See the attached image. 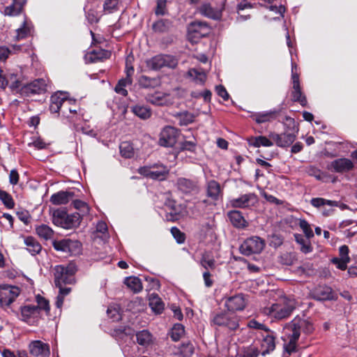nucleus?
<instances>
[{
  "mask_svg": "<svg viewBox=\"0 0 357 357\" xmlns=\"http://www.w3.org/2000/svg\"><path fill=\"white\" fill-rule=\"evenodd\" d=\"M177 119L181 126H187L194 121V115L188 112L178 114Z\"/></svg>",
  "mask_w": 357,
  "mask_h": 357,
  "instance_id": "49",
  "label": "nucleus"
},
{
  "mask_svg": "<svg viewBox=\"0 0 357 357\" xmlns=\"http://www.w3.org/2000/svg\"><path fill=\"white\" fill-rule=\"evenodd\" d=\"M167 0H157L155 13L157 15H164L166 13Z\"/></svg>",
  "mask_w": 357,
  "mask_h": 357,
  "instance_id": "64",
  "label": "nucleus"
},
{
  "mask_svg": "<svg viewBox=\"0 0 357 357\" xmlns=\"http://www.w3.org/2000/svg\"><path fill=\"white\" fill-rule=\"evenodd\" d=\"M291 100L294 102H299L302 106H305L307 105V99L301 91V86L292 87Z\"/></svg>",
  "mask_w": 357,
  "mask_h": 357,
  "instance_id": "38",
  "label": "nucleus"
},
{
  "mask_svg": "<svg viewBox=\"0 0 357 357\" xmlns=\"http://www.w3.org/2000/svg\"><path fill=\"white\" fill-rule=\"evenodd\" d=\"M184 326L181 324H176L172 329L171 337L173 340L178 341L184 334Z\"/></svg>",
  "mask_w": 357,
  "mask_h": 357,
  "instance_id": "54",
  "label": "nucleus"
},
{
  "mask_svg": "<svg viewBox=\"0 0 357 357\" xmlns=\"http://www.w3.org/2000/svg\"><path fill=\"white\" fill-rule=\"evenodd\" d=\"M169 22L167 20H160L153 24V29L157 32H165L169 27Z\"/></svg>",
  "mask_w": 357,
  "mask_h": 357,
  "instance_id": "58",
  "label": "nucleus"
},
{
  "mask_svg": "<svg viewBox=\"0 0 357 357\" xmlns=\"http://www.w3.org/2000/svg\"><path fill=\"white\" fill-rule=\"evenodd\" d=\"M132 112L142 119H147L151 115V111L149 107L140 105L133 106Z\"/></svg>",
  "mask_w": 357,
  "mask_h": 357,
  "instance_id": "41",
  "label": "nucleus"
},
{
  "mask_svg": "<svg viewBox=\"0 0 357 357\" xmlns=\"http://www.w3.org/2000/svg\"><path fill=\"white\" fill-rule=\"evenodd\" d=\"M24 244L26 245V250L32 255L38 254L42 249L38 241L32 236H27L24 238Z\"/></svg>",
  "mask_w": 357,
  "mask_h": 357,
  "instance_id": "32",
  "label": "nucleus"
},
{
  "mask_svg": "<svg viewBox=\"0 0 357 357\" xmlns=\"http://www.w3.org/2000/svg\"><path fill=\"white\" fill-rule=\"evenodd\" d=\"M295 240L296 241L301 245V250L305 253H309L311 252L312 250V248L308 240L305 239L300 234H295Z\"/></svg>",
  "mask_w": 357,
  "mask_h": 357,
  "instance_id": "47",
  "label": "nucleus"
},
{
  "mask_svg": "<svg viewBox=\"0 0 357 357\" xmlns=\"http://www.w3.org/2000/svg\"><path fill=\"white\" fill-rule=\"evenodd\" d=\"M197 146V142L195 139L192 141H184L181 143L180 149L181 151H189L191 152H195Z\"/></svg>",
  "mask_w": 357,
  "mask_h": 357,
  "instance_id": "61",
  "label": "nucleus"
},
{
  "mask_svg": "<svg viewBox=\"0 0 357 357\" xmlns=\"http://www.w3.org/2000/svg\"><path fill=\"white\" fill-rule=\"evenodd\" d=\"M296 307L297 301L294 297L283 296L263 307L261 312L272 319L280 321L289 318Z\"/></svg>",
  "mask_w": 357,
  "mask_h": 357,
  "instance_id": "1",
  "label": "nucleus"
},
{
  "mask_svg": "<svg viewBox=\"0 0 357 357\" xmlns=\"http://www.w3.org/2000/svg\"><path fill=\"white\" fill-rule=\"evenodd\" d=\"M73 192L59 191L51 196L50 202L55 205L66 204L73 198Z\"/></svg>",
  "mask_w": 357,
  "mask_h": 357,
  "instance_id": "27",
  "label": "nucleus"
},
{
  "mask_svg": "<svg viewBox=\"0 0 357 357\" xmlns=\"http://www.w3.org/2000/svg\"><path fill=\"white\" fill-rule=\"evenodd\" d=\"M199 264L206 271H209V270H213L215 268V259L206 254L202 255Z\"/></svg>",
  "mask_w": 357,
  "mask_h": 357,
  "instance_id": "48",
  "label": "nucleus"
},
{
  "mask_svg": "<svg viewBox=\"0 0 357 357\" xmlns=\"http://www.w3.org/2000/svg\"><path fill=\"white\" fill-rule=\"evenodd\" d=\"M47 91V82L44 79H37L29 84H24L21 95L30 96L40 94Z\"/></svg>",
  "mask_w": 357,
  "mask_h": 357,
  "instance_id": "14",
  "label": "nucleus"
},
{
  "mask_svg": "<svg viewBox=\"0 0 357 357\" xmlns=\"http://www.w3.org/2000/svg\"><path fill=\"white\" fill-rule=\"evenodd\" d=\"M52 222L63 229H73L79 225L81 215L79 213L68 214L64 210L56 209L52 213Z\"/></svg>",
  "mask_w": 357,
  "mask_h": 357,
  "instance_id": "3",
  "label": "nucleus"
},
{
  "mask_svg": "<svg viewBox=\"0 0 357 357\" xmlns=\"http://www.w3.org/2000/svg\"><path fill=\"white\" fill-rule=\"evenodd\" d=\"M139 84L143 88H153L158 85L159 80L157 78H151L146 75H142L138 80Z\"/></svg>",
  "mask_w": 357,
  "mask_h": 357,
  "instance_id": "46",
  "label": "nucleus"
},
{
  "mask_svg": "<svg viewBox=\"0 0 357 357\" xmlns=\"http://www.w3.org/2000/svg\"><path fill=\"white\" fill-rule=\"evenodd\" d=\"M107 316L114 321L121 319V315L119 309L114 306H109L107 310Z\"/></svg>",
  "mask_w": 357,
  "mask_h": 357,
  "instance_id": "62",
  "label": "nucleus"
},
{
  "mask_svg": "<svg viewBox=\"0 0 357 357\" xmlns=\"http://www.w3.org/2000/svg\"><path fill=\"white\" fill-rule=\"evenodd\" d=\"M298 225L307 238H310L314 236V233L310 227V225L305 220H299Z\"/></svg>",
  "mask_w": 357,
  "mask_h": 357,
  "instance_id": "59",
  "label": "nucleus"
},
{
  "mask_svg": "<svg viewBox=\"0 0 357 357\" xmlns=\"http://www.w3.org/2000/svg\"><path fill=\"white\" fill-rule=\"evenodd\" d=\"M147 102L157 106H165L172 104L171 96L168 93L155 91L146 96Z\"/></svg>",
  "mask_w": 357,
  "mask_h": 357,
  "instance_id": "19",
  "label": "nucleus"
},
{
  "mask_svg": "<svg viewBox=\"0 0 357 357\" xmlns=\"http://www.w3.org/2000/svg\"><path fill=\"white\" fill-rule=\"evenodd\" d=\"M261 347V354L263 356L273 351L275 348V337L269 330L266 332V335H263Z\"/></svg>",
  "mask_w": 357,
  "mask_h": 357,
  "instance_id": "25",
  "label": "nucleus"
},
{
  "mask_svg": "<svg viewBox=\"0 0 357 357\" xmlns=\"http://www.w3.org/2000/svg\"><path fill=\"white\" fill-rule=\"evenodd\" d=\"M146 66L153 70H158L164 68L162 54H158L147 60Z\"/></svg>",
  "mask_w": 357,
  "mask_h": 357,
  "instance_id": "42",
  "label": "nucleus"
},
{
  "mask_svg": "<svg viewBox=\"0 0 357 357\" xmlns=\"http://www.w3.org/2000/svg\"><path fill=\"white\" fill-rule=\"evenodd\" d=\"M177 189L184 194H192L198 191L197 183L195 180L180 177L176 180Z\"/></svg>",
  "mask_w": 357,
  "mask_h": 357,
  "instance_id": "21",
  "label": "nucleus"
},
{
  "mask_svg": "<svg viewBox=\"0 0 357 357\" xmlns=\"http://www.w3.org/2000/svg\"><path fill=\"white\" fill-rule=\"evenodd\" d=\"M164 67L175 68L178 65V59L169 54H162Z\"/></svg>",
  "mask_w": 357,
  "mask_h": 357,
  "instance_id": "52",
  "label": "nucleus"
},
{
  "mask_svg": "<svg viewBox=\"0 0 357 357\" xmlns=\"http://www.w3.org/2000/svg\"><path fill=\"white\" fill-rule=\"evenodd\" d=\"M199 10L202 15L211 19L218 20L221 17L220 11L217 9H214L208 3H205L201 6Z\"/></svg>",
  "mask_w": 357,
  "mask_h": 357,
  "instance_id": "31",
  "label": "nucleus"
},
{
  "mask_svg": "<svg viewBox=\"0 0 357 357\" xmlns=\"http://www.w3.org/2000/svg\"><path fill=\"white\" fill-rule=\"evenodd\" d=\"M124 283L135 293H138L142 290L141 280L137 277H128L125 279Z\"/></svg>",
  "mask_w": 357,
  "mask_h": 357,
  "instance_id": "37",
  "label": "nucleus"
},
{
  "mask_svg": "<svg viewBox=\"0 0 357 357\" xmlns=\"http://www.w3.org/2000/svg\"><path fill=\"white\" fill-rule=\"evenodd\" d=\"M20 289L9 284L0 285V306L9 307L20 294Z\"/></svg>",
  "mask_w": 357,
  "mask_h": 357,
  "instance_id": "10",
  "label": "nucleus"
},
{
  "mask_svg": "<svg viewBox=\"0 0 357 357\" xmlns=\"http://www.w3.org/2000/svg\"><path fill=\"white\" fill-rule=\"evenodd\" d=\"M21 10L15 4L13 3L4 8L3 14L9 16L17 15L20 13Z\"/></svg>",
  "mask_w": 357,
  "mask_h": 357,
  "instance_id": "63",
  "label": "nucleus"
},
{
  "mask_svg": "<svg viewBox=\"0 0 357 357\" xmlns=\"http://www.w3.org/2000/svg\"><path fill=\"white\" fill-rule=\"evenodd\" d=\"M119 0H106L104 3V10L111 13L118 9Z\"/></svg>",
  "mask_w": 357,
  "mask_h": 357,
  "instance_id": "60",
  "label": "nucleus"
},
{
  "mask_svg": "<svg viewBox=\"0 0 357 357\" xmlns=\"http://www.w3.org/2000/svg\"><path fill=\"white\" fill-rule=\"evenodd\" d=\"M73 102L74 101L72 99H68L66 93L58 91L52 95L49 109L52 114H57L61 111L63 116L68 118L69 116L65 108Z\"/></svg>",
  "mask_w": 357,
  "mask_h": 357,
  "instance_id": "6",
  "label": "nucleus"
},
{
  "mask_svg": "<svg viewBox=\"0 0 357 357\" xmlns=\"http://www.w3.org/2000/svg\"><path fill=\"white\" fill-rule=\"evenodd\" d=\"M120 153L125 158H131L134 156V149L128 142H123L119 146Z\"/></svg>",
  "mask_w": 357,
  "mask_h": 357,
  "instance_id": "45",
  "label": "nucleus"
},
{
  "mask_svg": "<svg viewBox=\"0 0 357 357\" xmlns=\"http://www.w3.org/2000/svg\"><path fill=\"white\" fill-rule=\"evenodd\" d=\"M188 75L192 77L195 81L199 84H204L206 79V73L203 70H199L197 68H190L188 71Z\"/></svg>",
  "mask_w": 357,
  "mask_h": 357,
  "instance_id": "44",
  "label": "nucleus"
},
{
  "mask_svg": "<svg viewBox=\"0 0 357 357\" xmlns=\"http://www.w3.org/2000/svg\"><path fill=\"white\" fill-rule=\"evenodd\" d=\"M53 247L56 250L70 255H76L80 252L81 244L77 241L67 238L54 241Z\"/></svg>",
  "mask_w": 357,
  "mask_h": 357,
  "instance_id": "13",
  "label": "nucleus"
},
{
  "mask_svg": "<svg viewBox=\"0 0 357 357\" xmlns=\"http://www.w3.org/2000/svg\"><path fill=\"white\" fill-rule=\"evenodd\" d=\"M36 234L45 240L51 239L54 236V231L46 225H40L36 228Z\"/></svg>",
  "mask_w": 357,
  "mask_h": 357,
  "instance_id": "40",
  "label": "nucleus"
},
{
  "mask_svg": "<svg viewBox=\"0 0 357 357\" xmlns=\"http://www.w3.org/2000/svg\"><path fill=\"white\" fill-rule=\"evenodd\" d=\"M314 298L317 301H329L334 298L333 289L328 286H320L314 291Z\"/></svg>",
  "mask_w": 357,
  "mask_h": 357,
  "instance_id": "28",
  "label": "nucleus"
},
{
  "mask_svg": "<svg viewBox=\"0 0 357 357\" xmlns=\"http://www.w3.org/2000/svg\"><path fill=\"white\" fill-rule=\"evenodd\" d=\"M24 84L22 83V77L21 75L14 73H8L4 74L3 70L0 69V87L6 89L9 87L13 93H22V89Z\"/></svg>",
  "mask_w": 357,
  "mask_h": 357,
  "instance_id": "5",
  "label": "nucleus"
},
{
  "mask_svg": "<svg viewBox=\"0 0 357 357\" xmlns=\"http://www.w3.org/2000/svg\"><path fill=\"white\" fill-rule=\"evenodd\" d=\"M92 61L102 60L110 56L111 52L105 50H93L91 53Z\"/></svg>",
  "mask_w": 357,
  "mask_h": 357,
  "instance_id": "53",
  "label": "nucleus"
},
{
  "mask_svg": "<svg viewBox=\"0 0 357 357\" xmlns=\"http://www.w3.org/2000/svg\"><path fill=\"white\" fill-rule=\"evenodd\" d=\"M227 216L232 225L236 228L243 229L248 225L242 213L239 211H231L228 212Z\"/></svg>",
  "mask_w": 357,
  "mask_h": 357,
  "instance_id": "26",
  "label": "nucleus"
},
{
  "mask_svg": "<svg viewBox=\"0 0 357 357\" xmlns=\"http://www.w3.org/2000/svg\"><path fill=\"white\" fill-rule=\"evenodd\" d=\"M178 132L172 126H166L160 134L159 144L165 147H172L176 142Z\"/></svg>",
  "mask_w": 357,
  "mask_h": 357,
  "instance_id": "17",
  "label": "nucleus"
},
{
  "mask_svg": "<svg viewBox=\"0 0 357 357\" xmlns=\"http://www.w3.org/2000/svg\"><path fill=\"white\" fill-rule=\"evenodd\" d=\"M299 337H300V334L298 333L297 332H296V333L291 332V333H289V341L284 346L285 351L287 353L291 354L296 351V346H297V341L298 340Z\"/></svg>",
  "mask_w": 357,
  "mask_h": 357,
  "instance_id": "43",
  "label": "nucleus"
},
{
  "mask_svg": "<svg viewBox=\"0 0 357 357\" xmlns=\"http://www.w3.org/2000/svg\"><path fill=\"white\" fill-rule=\"evenodd\" d=\"M136 337L137 343L143 347L149 346L152 342V335L146 330L137 333Z\"/></svg>",
  "mask_w": 357,
  "mask_h": 357,
  "instance_id": "39",
  "label": "nucleus"
},
{
  "mask_svg": "<svg viewBox=\"0 0 357 357\" xmlns=\"http://www.w3.org/2000/svg\"><path fill=\"white\" fill-rule=\"evenodd\" d=\"M30 354L37 357H49L50 347L47 344L40 340L32 341L29 344Z\"/></svg>",
  "mask_w": 357,
  "mask_h": 357,
  "instance_id": "22",
  "label": "nucleus"
},
{
  "mask_svg": "<svg viewBox=\"0 0 357 357\" xmlns=\"http://www.w3.org/2000/svg\"><path fill=\"white\" fill-rule=\"evenodd\" d=\"M258 348L254 345L245 347L240 354L241 357H258L260 354Z\"/></svg>",
  "mask_w": 357,
  "mask_h": 357,
  "instance_id": "50",
  "label": "nucleus"
},
{
  "mask_svg": "<svg viewBox=\"0 0 357 357\" xmlns=\"http://www.w3.org/2000/svg\"><path fill=\"white\" fill-rule=\"evenodd\" d=\"M166 207L169 210L167 213V220L169 221L178 220L181 215V207L176 204L173 200H168L165 204Z\"/></svg>",
  "mask_w": 357,
  "mask_h": 357,
  "instance_id": "29",
  "label": "nucleus"
},
{
  "mask_svg": "<svg viewBox=\"0 0 357 357\" xmlns=\"http://www.w3.org/2000/svg\"><path fill=\"white\" fill-rule=\"evenodd\" d=\"M211 29L206 22L195 21L188 26V37L199 39L209 34Z\"/></svg>",
  "mask_w": 357,
  "mask_h": 357,
  "instance_id": "16",
  "label": "nucleus"
},
{
  "mask_svg": "<svg viewBox=\"0 0 357 357\" xmlns=\"http://www.w3.org/2000/svg\"><path fill=\"white\" fill-rule=\"evenodd\" d=\"M249 144L251 146H253L255 147H260V146H265V147H270L273 145V143L271 140V138H268L265 136H257L255 137H252L249 140Z\"/></svg>",
  "mask_w": 357,
  "mask_h": 357,
  "instance_id": "35",
  "label": "nucleus"
},
{
  "mask_svg": "<svg viewBox=\"0 0 357 357\" xmlns=\"http://www.w3.org/2000/svg\"><path fill=\"white\" fill-rule=\"evenodd\" d=\"M21 319L30 324L33 325L38 323L42 315L38 312L34 305H27L20 308Z\"/></svg>",
  "mask_w": 357,
  "mask_h": 357,
  "instance_id": "15",
  "label": "nucleus"
},
{
  "mask_svg": "<svg viewBox=\"0 0 357 357\" xmlns=\"http://www.w3.org/2000/svg\"><path fill=\"white\" fill-rule=\"evenodd\" d=\"M258 201L256 194L250 192L241 195L240 197L229 200V206L232 208H250L254 206Z\"/></svg>",
  "mask_w": 357,
  "mask_h": 357,
  "instance_id": "12",
  "label": "nucleus"
},
{
  "mask_svg": "<svg viewBox=\"0 0 357 357\" xmlns=\"http://www.w3.org/2000/svg\"><path fill=\"white\" fill-rule=\"evenodd\" d=\"M296 260L295 255L291 252H285L280 257V262L286 266H291L294 264Z\"/></svg>",
  "mask_w": 357,
  "mask_h": 357,
  "instance_id": "57",
  "label": "nucleus"
},
{
  "mask_svg": "<svg viewBox=\"0 0 357 357\" xmlns=\"http://www.w3.org/2000/svg\"><path fill=\"white\" fill-rule=\"evenodd\" d=\"M207 196L213 200H218L222 195L220 184L215 180H211L207 183Z\"/></svg>",
  "mask_w": 357,
  "mask_h": 357,
  "instance_id": "30",
  "label": "nucleus"
},
{
  "mask_svg": "<svg viewBox=\"0 0 357 357\" xmlns=\"http://www.w3.org/2000/svg\"><path fill=\"white\" fill-rule=\"evenodd\" d=\"M287 125L291 130V132L286 130L282 134H278L274 132H271L268 135V137L274 140L275 144L280 147H288L296 139V133L298 132V129L296 125V122L294 119L287 117Z\"/></svg>",
  "mask_w": 357,
  "mask_h": 357,
  "instance_id": "2",
  "label": "nucleus"
},
{
  "mask_svg": "<svg viewBox=\"0 0 357 357\" xmlns=\"http://www.w3.org/2000/svg\"><path fill=\"white\" fill-rule=\"evenodd\" d=\"M265 247V241L259 236H251L243 241L239 248L241 254L249 256L260 253Z\"/></svg>",
  "mask_w": 357,
  "mask_h": 357,
  "instance_id": "7",
  "label": "nucleus"
},
{
  "mask_svg": "<svg viewBox=\"0 0 357 357\" xmlns=\"http://www.w3.org/2000/svg\"><path fill=\"white\" fill-rule=\"evenodd\" d=\"M245 305L246 300L242 294L230 296L225 301V306L229 312L241 311Z\"/></svg>",
  "mask_w": 357,
  "mask_h": 357,
  "instance_id": "18",
  "label": "nucleus"
},
{
  "mask_svg": "<svg viewBox=\"0 0 357 357\" xmlns=\"http://www.w3.org/2000/svg\"><path fill=\"white\" fill-rule=\"evenodd\" d=\"M73 205L76 209L80 211L79 213L81 215V218L89 213V207L84 202L76 199L73 201Z\"/></svg>",
  "mask_w": 357,
  "mask_h": 357,
  "instance_id": "55",
  "label": "nucleus"
},
{
  "mask_svg": "<svg viewBox=\"0 0 357 357\" xmlns=\"http://www.w3.org/2000/svg\"><path fill=\"white\" fill-rule=\"evenodd\" d=\"M0 200L9 209L13 208L15 206V202L11 195L2 190H0Z\"/></svg>",
  "mask_w": 357,
  "mask_h": 357,
  "instance_id": "51",
  "label": "nucleus"
},
{
  "mask_svg": "<svg viewBox=\"0 0 357 357\" xmlns=\"http://www.w3.org/2000/svg\"><path fill=\"white\" fill-rule=\"evenodd\" d=\"M96 234L97 237L104 240L108 238L107 226L105 222L100 221L98 222L96 225Z\"/></svg>",
  "mask_w": 357,
  "mask_h": 357,
  "instance_id": "56",
  "label": "nucleus"
},
{
  "mask_svg": "<svg viewBox=\"0 0 357 357\" xmlns=\"http://www.w3.org/2000/svg\"><path fill=\"white\" fill-rule=\"evenodd\" d=\"M36 301L37 305H35V307L38 309V312L42 314L44 312L46 315L49 314L50 310L49 301L40 294L36 296Z\"/></svg>",
  "mask_w": 357,
  "mask_h": 357,
  "instance_id": "36",
  "label": "nucleus"
},
{
  "mask_svg": "<svg viewBox=\"0 0 357 357\" xmlns=\"http://www.w3.org/2000/svg\"><path fill=\"white\" fill-rule=\"evenodd\" d=\"M286 328L292 333L297 332L301 335V331L306 334H310L314 331V326L309 319H302L296 317L291 321L288 323Z\"/></svg>",
  "mask_w": 357,
  "mask_h": 357,
  "instance_id": "11",
  "label": "nucleus"
},
{
  "mask_svg": "<svg viewBox=\"0 0 357 357\" xmlns=\"http://www.w3.org/2000/svg\"><path fill=\"white\" fill-rule=\"evenodd\" d=\"M310 204L316 208L325 207L326 206H329V208H324L322 209L321 213L324 216L331 215L334 211L333 208L339 206L338 202L328 200L321 197L312 198L310 200Z\"/></svg>",
  "mask_w": 357,
  "mask_h": 357,
  "instance_id": "20",
  "label": "nucleus"
},
{
  "mask_svg": "<svg viewBox=\"0 0 357 357\" xmlns=\"http://www.w3.org/2000/svg\"><path fill=\"white\" fill-rule=\"evenodd\" d=\"M280 111L272 109L269 111L256 112L251 115V118L258 124L271 122L278 116Z\"/></svg>",
  "mask_w": 357,
  "mask_h": 357,
  "instance_id": "24",
  "label": "nucleus"
},
{
  "mask_svg": "<svg viewBox=\"0 0 357 357\" xmlns=\"http://www.w3.org/2000/svg\"><path fill=\"white\" fill-rule=\"evenodd\" d=\"M33 31V25L31 22L24 20L21 27L16 30L17 35L15 36L16 40H19L24 39L27 36H30Z\"/></svg>",
  "mask_w": 357,
  "mask_h": 357,
  "instance_id": "34",
  "label": "nucleus"
},
{
  "mask_svg": "<svg viewBox=\"0 0 357 357\" xmlns=\"http://www.w3.org/2000/svg\"><path fill=\"white\" fill-rule=\"evenodd\" d=\"M169 169L162 164H154L151 166H144L139 168L138 172L151 179L165 180L169 174Z\"/></svg>",
  "mask_w": 357,
  "mask_h": 357,
  "instance_id": "8",
  "label": "nucleus"
},
{
  "mask_svg": "<svg viewBox=\"0 0 357 357\" xmlns=\"http://www.w3.org/2000/svg\"><path fill=\"white\" fill-rule=\"evenodd\" d=\"M77 271L74 263H70L66 266L59 265L54 268L55 285L73 284L75 282L74 275Z\"/></svg>",
  "mask_w": 357,
  "mask_h": 357,
  "instance_id": "4",
  "label": "nucleus"
},
{
  "mask_svg": "<svg viewBox=\"0 0 357 357\" xmlns=\"http://www.w3.org/2000/svg\"><path fill=\"white\" fill-rule=\"evenodd\" d=\"M149 301V306L154 312L160 314L164 310V303L158 294H150Z\"/></svg>",
  "mask_w": 357,
  "mask_h": 357,
  "instance_id": "33",
  "label": "nucleus"
},
{
  "mask_svg": "<svg viewBox=\"0 0 357 357\" xmlns=\"http://www.w3.org/2000/svg\"><path fill=\"white\" fill-rule=\"evenodd\" d=\"M354 167V164L348 158H340L331 162L328 169L335 172L342 173L351 170Z\"/></svg>",
  "mask_w": 357,
  "mask_h": 357,
  "instance_id": "23",
  "label": "nucleus"
},
{
  "mask_svg": "<svg viewBox=\"0 0 357 357\" xmlns=\"http://www.w3.org/2000/svg\"><path fill=\"white\" fill-rule=\"evenodd\" d=\"M212 323L219 326H225L229 330L234 331L239 327L238 318L232 312H225L215 314Z\"/></svg>",
  "mask_w": 357,
  "mask_h": 357,
  "instance_id": "9",
  "label": "nucleus"
}]
</instances>
